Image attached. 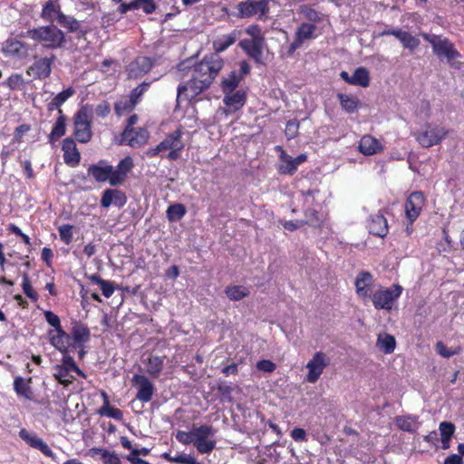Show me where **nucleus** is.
<instances>
[{"instance_id": "obj_1", "label": "nucleus", "mask_w": 464, "mask_h": 464, "mask_svg": "<svg viewBox=\"0 0 464 464\" xmlns=\"http://www.w3.org/2000/svg\"><path fill=\"white\" fill-rule=\"evenodd\" d=\"M192 59H188L178 65L179 72H184L190 77L188 81L178 86V103L182 95L187 101H190L208 89L224 66L223 60L217 53L207 55L193 65H190Z\"/></svg>"}, {"instance_id": "obj_2", "label": "nucleus", "mask_w": 464, "mask_h": 464, "mask_svg": "<svg viewBox=\"0 0 464 464\" xmlns=\"http://www.w3.org/2000/svg\"><path fill=\"white\" fill-rule=\"evenodd\" d=\"M24 36L52 50L62 48L66 43L64 33L53 24L30 29L24 34Z\"/></svg>"}, {"instance_id": "obj_3", "label": "nucleus", "mask_w": 464, "mask_h": 464, "mask_svg": "<svg viewBox=\"0 0 464 464\" xmlns=\"http://www.w3.org/2000/svg\"><path fill=\"white\" fill-rule=\"evenodd\" d=\"M421 36L431 44L432 51L439 59H446V62L453 68H461L462 63L458 61L461 55L448 38L427 33L421 34Z\"/></svg>"}, {"instance_id": "obj_4", "label": "nucleus", "mask_w": 464, "mask_h": 464, "mask_svg": "<svg viewBox=\"0 0 464 464\" xmlns=\"http://www.w3.org/2000/svg\"><path fill=\"white\" fill-rule=\"evenodd\" d=\"M182 135L183 130L181 127L178 128L174 131L169 132L157 146L150 148L145 152L146 156L149 158H153L158 155L162 156L163 153L168 151V160H176L179 159L181 151L185 147V144L182 140Z\"/></svg>"}, {"instance_id": "obj_5", "label": "nucleus", "mask_w": 464, "mask_h": 464, "mask_svg": "<svg viewBox=\"0 0 464 464\" xmlns=\"http://www.w3.org/2000/svg\"><path fill=\"white\" fill-rule=\"evenodd\" d=\"M448 134V130L438 121L426 122L415 134L418 142L424 148L439 144Z\"/></svg>"}, {"instance_id": "obj_6", "label": "nucleus", "mask_w": 464, "mask_h": 464, "mask_svg": "<svg viewBox=\"0 0 464 464\" xmlns=\"http://www.w3.org/2000/svg\"><path fill=\"white\" fill-rule=\"evenodd\" d=\"M137 118H129L128 124L121 135L120 145L131 148H140L146 144L150 138L147 129L134 127Z\"/></svg>"}, {"instance_id": "obj_7", "label": "nucleus", "mask_w": 464, "mask_h": 464, "mask_svg": "<svg viewBox=\"0 0 464 464\" xmlns=\"http://www.w3.org/2000/svg\"><path fill=\"white\" fill-rule=\"evenodd\" d=\"M401 293L402 287L400 285H392L389 288L381 287L374 291L369 300L372 302L374 308L391 311Z\"/></svg>"}, {"instance_id": "obj_8", "label": "nucleus", "mask_w": 464, "mask_h": 464, "mask_svg": "<svg viewBox=\"0 0 464 464\" xmlns=\"http://www.w3.org/2000/svg\"><path fill=\"white\" fill-rule=\"evenodd\" d=\"M72 372L85 377L84 372L76 365L73 358L71 355H64L63 356L62 363L53 366V375L59 383L68 386L75 379Z\"/></svg>"}, {"instance_id": "obj_9", "label": "nucleus", "mask_w": 464, "mask_h": 464, "mask_svg": "<svg viewBox=\"0 0 464 464\" xmlns=\"http://www.w3.org/2000/svg\"><path fill=\"white\" fill-rule=\"evenodd\" d=\"M215 433V429L210 425L192 427L193 444L199 453L208 454L215 449L216 440L211 439Z\"/></svg>"}, {"instance_id": "obj_10", "label": "nucleus", "mask_w": 464, "mask_h": 464, "mask_svg": "<svg viewBox=\"0 0 464 464\" xmlns=\"http://www.w3.org/2000/svg\"><path fill=\"white\" fill-rule=\"evenodd\" d=\"M269 0H248L240 2L237 5L238 17L246 18L257 15V19L265 21L268 17Z\"/></svg>"}, {"instance_id": "obj_11", "label": "nucleus", "mask_w": 464, "mask_h": 464, "mask_svg": "<svg viewBox=\"0 0 464 464\" xmlns=\"http://www.w3.org/2000/svg\"><path fill=\"white\" fill-rule=\"evenodd\" d=\"M330 358L323 352H316L306 364L307 374L305 381L315 383L321 377L324 370L329 365Z\"/></svg>"}, {"instance_id": "obj_12", "label": "nucleus", "mask_w": 464, "mask_h": 464, "mask_svg": "<svg viewBox=\"0 0 464 464\" xmlns=\"http://www.w3.org/2000/svg\"><path fill=\"white\" fill-rule=\"evenodd\" d=\"M276 150L279 151L277 170L283 175H293L297 168L307 160L305 154H300L295 158L288 155L281 146H276Z\"/></svg>"}, {"instance_id": "obj_13", "label": "nucleus", "mask_w": 464, "mask_h": 464, "mask_svg": "<svg viewBox=\"0 0 464 464\" xmlns=\"http://www.w3.org/2000/svg\"><path fill=\"white\" fill-rule=\"evenodd\" d=\"M315 25L309 23H302L295 34V41L289 45L287 55L292 56L302 46L304 42L314 38Z\"/></svg>"}, {"instance_id": "obj_14", "label": "nucleus", "mask_w": 464, "mask_h": 464, "mask_svg": "<svg viewBox=\"0 0 464 464\" xmlns=\"http://www.w3.org/2000/svg\"><path fill=\"white\" fill-rule=\"evenodd\" d=\"M153 67V62L147 56H138L126 67L129 79H138L149 72Z\"/></svg>"}, {"instance_id": "obj_15", "label": "nucleus", "mask_w": 464, "mask_h": 464, "mask_svg": "<svg viewBox=\"0 0 464 464\" xmlns=\"http://www.w3.org/2000/svg\"><path fill=\"white\" fill-rule=\"evenodd\" d=\"M28 45L17 39L9 38L2 46V52L5 57H11L16 60H22L28 56Z\"/></svg>"}, {"instance_id": "obj_16", "label": "nucleus", "mask_w": 464, "mask_h": 464, "mask_svg": "<svg viewBox=\"0 0 464 464\" xmlns=\"http://www.w3.org/2000/svg\"><path fill=\"white\" fill-rule=\"evenodd\" d=\"M55 56L36 58L34 63L27 69L26 72L34 79H45L49 77L52 71V64Z\"/></svg>"}, {"instance_id": "obj_17", "label": "nucleus", "mask_w": 464, "mask_h": 464, "mask_svg": "<svg viewBox=\"0 0 464 464\" xmlns=\"http://www.w3.org/2000/svg\"><path fill=\"white\" fill-rule=\"evenodd\" d=\"M424 206V195L421 191L412 192L405 202L406 218L410 223H413L420 216Z\"/></svg>"}, {"instance_id": "obj_18", "label": "nucleus", "mask_w": 464, "mask_h": 464, "mask_svg": "<svg viewBox=\"0 0 464 464\" xmlns=\"http://www.w3.org/2000/svg\"><path fill=\"white\" fill-rule=\"evenodd\" d=\"M50 343L51 344L63 353V356L69 355L68 353L73 348L72 337L63 329L58 331H49Z\"/></svg>"}, {"instance_id": "obj_19", "label": "nucleus", "mask_w": 464, "mask_h": 464, "mask_svg": "<svg viewBox=\"0 0 464 464\" xmlns=\"http://www.w3.org/2000/svg\"><path fill=\"white\" fill-rule=\"evenodd\" d=\"M133 385L138 389L136 398L142 402H148L152 399L154 386L144 375L134 374L131 380Z\"/></svg>"}, {"instance_id": "obj_20", "label": "nucleus", "mask_w": 464, "mask_h": 464, "mask_svg": "<svg viewBox=\"0 0 464 464\" xmlns=\"http://www.w3.org/2000/svg\"><path fill=\"white\" fill-rule=\"evenodd\" d=\"M19 437L24 440L30 447L40 450L44 455L50 457L52 459L54 458V454L53 450L49 448V446L35 433L30 432L25 429H22L19 431Z\"/></svg>"}, {"instance_id": "obj_21", "label": "nucleus", "mask_w": 464, "mask_h": 464, "mask_svg": "<svg viewBox=\"0 0 464 464\" xmlns=\"http://www.w3.org/2000/svg\"><path fill=\"white\" fill-rule=\"evenodd\" d=\"M372 284L373 277L370 272L362 271L356 276V293L363 301H368L371 297V294L373 293L371 289Z\"/></svg>"}, {"instance_id": "obj_22", "label": "nucleus", "mask_w": 464, "mask_h": 464, "mask_svg": "<svg viewBox=\"0 0 464 464\" xmlns=\"http://www.w3.org/2000/svg\"><path fill=\"white\" fill-rule=\"evenodd\" d=\"M126 202L127 198L125 194L118 189H105L101 198V206L105 208H108L111 205L121 208Z\"/></svg>"}, {"instance_id": "obj_23", "label": "nucleus", "mask_w": 464, "mask_h": 464, "mask_svg": "<svg viewBox=\"0 0 464 464\" xmlns=\"http://www.w3.org/2000/svg\"><path fill=\"white\" fill-rule=\"evenodd\" d=\"M264 44L265 41H249L247 39H244L239 42V46L256 63H262Z\"/></svg>"}, {"instance_id": "obj_24", "label": "nucleus", "mask_w": 464, "mask_h": 464, "mask_svg": "<svg viewBox=\"0 0 464 464\" xmlns=\"http://www.w3.org/2000/svg\"><path fill=\"white\" fill-rule=\"evenodd\" d=\"M70 335L72 337L73 348H82L83 344L90 340L91 332L85 324L75 322L72 324Z\"/></svg>"}, {"instance_id": "obj_25", "label": "nucleus", "mask_w": 464, "mask_h": 464, "mask_svg": "<svg viewBox=\"0 0 464 464\" xmlns=\"http://www.w3.org/2000/svg\"><path fill=\"white\" fill-rule=\"evenodd\" d=\"M62 150L63 151L64 162L67 165L71 167H76L79 165L81 155L72 139H65L63 142Z\"/></svg>"}, {"instance_id": "obj_26", "label": "nucleus", "mask_w": 464, "mask_h": 464, "mask_svg": "<svg viewBox=\"0 0 464 464\" xmlns=\"http://www.w3.org/2000/svg\"><path fill=\"white\" fill-rule=\"evenodd\" d=\"M246 101V93L242 90H238L235 92H226L224 102L227 106L225 111L227 113L236 112L240 109Z\"/></svg>"}, {"instance_id": "obj_27", "label": "nucleus", "mask_w": 464, "mask_h": 464, "mask_svg": "<svg viewBox=\"0 0 464 464\" xmlns=\"http://www.w3.org/2000/svg\"><path fill=\"white\" fill-rule=\"evenodd\" d=\"M74 136L79 142L86 143L92 138L91 122L88 118H75Z\"/></svg>"}, {"instance_id": "obj_28", "label": "nucleus", "mask_w": 464, "mask_h": 464, "mask_svg": "<svg viewBox=\"0 0 464 464\" xmlns=\"http://www.w3.org/2000/svg\"><path fill=\"white\" fill-rule=\"evenodd\" d=\"M369 232L374 236L383 237L388 233V224L386 218L381 214L371 216L368 223Z\"/></svg>"}, {"instance_id": "obj_29", "label": "nucleus", "mask_w": 464, "mask_h": 464, "mask_svg": "<svg viewBox=\"0 0 464 464\" xmlns=\"http://www.w3.org/2000/svg\"><path fill=\"white\" fill-rule=\"evenodd\" d=\"M111 166L100 161L97 164H92L88 168V175L92 176L98 182H105L110 179Z\"/></svg>"}, {"instance_id": "obj_30", "label": "nucleus", "mask_w": 464, "mask_h": 464, "mask_svg": "<svg viewBox=\"0 0 464 464\" xmlns=\"http://www.w3.org/2000/svg\"><path fill=\"white\" fill-rule=\"evenodd\" d=\"M381 149L379 140L370 135H364L360 140L359 150L364 155H373Z\"/></svg>"}, {"instance_id": "obj_31", "label": "nucleus", "mask_w": 464, "mask_h": 464, "mask_svg": "<svg viewBox=\"0 0 464 464\" xmlns=\"http://www.w3.org/2000/svg\"><path fill=\"white\" fill-rule=\"evenodd\" d=\"M240 30H233L227 34H224L214 42V46L217 52H223L231 46L241 36Z\"/></svg>"}, {"instance_id": "obj_32", "label": "nucleus", "mask_w": 464, "mask_h": 464, "mask_svg": "<svg viewBox=\"0 0 464 464\" xmlns=\"http://www.w3.org/2000/svg\"><path fill=\"white\" fill-rule=\"evenodd\" d=\"M75 93L73 88L69 87L68 89L59 92L49 103L48 110L53 111V110H58L59 113L62 114L63 111L61 110V106L71 96Z\"/></svg>"}, {"instance_id": "obj_33", "label": "nucleus", "mask_w": 464, "mask_h": 464, "mask_svg": "<svg viewBox=\"0 0 464 464\" xmlns=\"http://www.w3.org/2000/svg\"><path fill=\"white\" fill-rule=\"evenodd\" d=\"M31 378L25 380L21 376L14 378V389L17 395L24 397V399H32V390L30 387Z\"/></svg>"}, {"instance_id": "obj_34", "label": "nucleus", "mask_w": 464, "mask_h": 464, "mask_svg": "<svg viewBox=\"0 0 464 464\" xmlns=\"http://www.w3.org/2000/svg\"><path fill=\"white\" fill-rule=\"evenodd\" d=\"M395 423L399 429L408 432H414L418 427V418L415 416H397Z\"/></svg>"}, {"instance_id": "obj_35", "label": "nucleus", "mask_w": 464, "mask_h": 464, "mask_svg": "<svg viewBox=\"0 0 464 464\" xmlns=\"http://www.w3.org/2000/svg\"><path fill=\"white\" fill-rule=\"evenodd\" d=\"M110 112V105L107 102H100L93 111L88 105L83 106L74 116H88V114L95 113L97 116H105Z\"/></svg>"}, {"instance_id": "obj_36", "label": "nucleus", "mask_w": 464, "mask_h": 464, "mask_svg": "<svg viewBox=\"0 0 464 464\" xmlns=\"http://www.w3.org/2000/svg\"><path fill=\"white\" fill-rule=\"evenodd\" d=\"M164 359L160 356H150L148 358L146 372L153 378H158L162 371Z\"/></svg>"}, {"instance_id": "obj_37", "label": "nucleus", "mask_w": 464, "mask_h": 464, "mask_svg": "<svg viewBox=\"0 0 464 464\" xmlns=\"http://www.w3.org/2000/svg\"><path fill=\"white\" fill-rule=\"evenodd\" d=\"M351 84L368 87L370 84V73L365 67L357 68L352 75Z\"/></svg>"}, {"instance_id": "obj_38", "label": "nucleus", "mask_w": 464, "mask_h": 464, "mask_svg": "<svg viewBox=\"0 0 464 464\" xmlns=\"http://www.w3.org/2000/svg\"><path fill=\"white\" fill-rule=\"evenodd\" d=\"M60 11V5L56 1L49 0L43 7L41 17L47 21H53L54 16L58 20Z\"/></svg>"}, {"instance_id": "obj_39", "label": "nucleus", "mask_w": 464, "mask_h": 464, "mask_svg": "<svg viewBox=\"0 0 464 464\" xmlns=\"http://www.w3.org/2000/svg\"><path fill=\"white\" fill-rule=\"evenodd\" d=\"M395 338L388 334H379L377 339V346L384 353H391L395 349Z\"/></svg>"}, {"instance_id": "obj_40", "label": "nucleus", "mask_w": 464, "mask_h": 464, "mask_svg": "<svg viewBox=\"0 0 464 464\" xmlns=\"http://www.w3.org/2000/svg\"><path fill=\"white\" fill-rule=\"evenodd\" d=\"M105 398V401L103 406H102L99 410V414L101 416H106L109 418H112L117 420H121L123 417L122 411L117 408H112L110 406V401L105 393H103Z\"/></svg>"}, {"instance_id": "obj_41", "label": "nucleus", "mask_w": 464, "mask_h": 464, "mask_svg": "<svg viewBox=\"0 0 464 464\" xmlns=\"http://www.w3.org/2000/svg\"><path fill=\"white\" fill-rule=\"evenodd\" d=\"M186 208L183 204L176 203L169 206L166 214L170 222L180 220L186 215Z\"/></svg>"}, {"instance_id": "obj_42", "label": "nucleus", "mask_w": 464, "mask_h": 464, "mask_svg": "<svg viewBox=\"0 0 464 464\" xmlns=\"http://www.w3.org/2000/svg\"><path fill=\"white\" fill-rule=\"evenodd\" d=\"M240 82L241 76H239L238 73H237V72L235 71L231 72L227 78H224L223 81L221 82V87L223 92L225 93L234 92Z\"/></svg>"}, {"instance_id": "obj_43", "label": "nucleus", "mask_w": 464, "mask_h": 464, "mask_svg": "<svg viewBox=\"0 0 464 464\" xmlns=\"http://www.w3.org/2000/svg\"><path fill=\"white\" fill-rule=\"evenodd\" d=\"M137 103L130 97H122L115 102V111L121 116L124 113H130Z\"/></svg>"}, {"instance_id": "obj_44", "label": "nucleus", "mask_w": 464, "mask_h": 464, "mask_svg": "<svg viewBox=\"0 0 464 464\" xmlns=\"http://www.w3.org/2000/svg\"><path fill=\"white\" fill-rule=\"evenodd\" d=\"M57 22L69 32L80 31L81 24L74 17L59 13Z\"/></svg>"}, {"instance_id": "obj_45", "label": "nucleus", "mask_w": 464, "mask_h": 464, "mask_svg": "<svg viewBox=\"0 0 464 464\" xmlns=\"http://www.w3.org/2000/svg\"><path fill=\"white\" fill-rule=\"evenodd\" d=\"M225 293L232 301H239L249 295V291L242 285L227 286Z\"/></svg>"}, {"instance_id": "obj_46", "label": "nucleus", "mask_w": 464, "mask_h": 464, "mask_svg": "<svg viewBox=\"0 0 464 464\" xmlns=\"http://www.w3.org/2000/svg\"><path fill=\"white\" fill-rule=\"evenodd\" d=\"M94 450L101 455L103 464H121L119 456L115 452L104 449H95Z\"/></svg>"}, {"instance_id": "obj_47", "label": "nucleus", "mask_w": 464, "mask_h": 464, "mask_svg": "<svg viewBox=\"0 0 464 464\" xmlns=\"http://www.w3.org/2000/svg\"><path fill=\"white\" fill-rule=\"evenodd\" d=\"M399 41L401 43L404 48L410 49L411 51L415 50L420 45V40L407 31H404Z\"/></svg>"}, {"instance_id": "obj_48", "label": "nucleus", "mask_w": 464, "mask_h": 464, "mask_svg": "<svg viewBox=\"0 0 464 464\" xmlns=\"http://www.w3.org/2000/svg\"><path fill=\"white\" fill-rule=\"evenodd\" d=\"M64 118H58V121H56L55 125L53 126L50 135L49 140L50 142H54L58 140L65 133V124H64Z\"/></svg>"}, {"instance_id": "obj_49", "label": "nucleus", "mask_w": 464, "mask_h": 464, "mask_svg": "<svg viewBox=\"0 0 464 464\" xmlns=\"http://www.w3.org/2000/svg\"><path fill=\"white\" fill-rule=\"evenodd\" d=\"M22 286H23L24 293L25 294V295L28 298H30L33 301H37L38 295L32 287L30 280H29V276L27 273H24V275H23Z\"/></svg>"}, {"instance_id": "obj_50", "label": "nucleus", "mask_w": 464, "mask_h": 464, "mask_svg": "<svg viewBox=\"0 0 464 464\" xmlns=\"http://www.w3.org/2000/svg\"><path fill=\"white\" fill-rule=\"evenodd\" d=\"M72 225L64 224L58 227L61 240L69 245L72 241Z\"/></svg>"}, {"instance_id": "obj_51", "label": "nucleus", "mask_w": 464, "mask_h": 464, "mask_svg": "<svg viewBox=\"0 0 464 464\" xmlns=\"http://www.w3.org/2000/svg\"><path fill=\"white\" fill-rule=\"evenodd\" d=\"M161 457L170 462L179 463V464H187L192 462V457L186 454H179L175 457H172L170 453L164 452Z\"/></svg>"}, {"instance_id": "obj_52", "label": "nucleus", "mask_w": 464, "mask_h": 464, "mask_svg": "<svg viewBox=\"0 0 464 464\" xmlns=\"http://www.w3.org/2000/svg\"><path fill=\"white\" fill-rule=\"evenodd\" d=\"M339 98L341 104L346 112L353 113L357 106V101L345 94H340Z\"/></svg>"}, {"instance_id": "obj_53", "label": "nucleus", "mask_w": 464, "mask_h": 464, "mask_svg": "<svg viewBox=\"0 0 464 464\" xmlns=\"http://www.w3.org/2000/svg\"><path fill=\"white\" fill-rule=\"evenodd\" d=\"M7 85L12 90H22L24 81L20 74H12L6 81Z\"/></svg>"}, {"instance_id": "obj_54", "label": "nucleus", "mask_w": 464, "mask_h": 464, "mask_svg": "<svg viewBox=\"0 0 464 464\" xmlns=\"http://www.w3.org/2000/svg\"><path fill=\"white\" fill-rule=\"evenodd\" d=\"M133 167V160L130 157H126L122 159L117 167L115 168L118 171H121L123 176L127 177L128 173L131 170Z\"/></svg>"}, {"instance_id": "obj_55", "label": "nucleus", "mask_w": 464, "mask_h": 464, "mask_svg": "<svg viewBox=\"0 0 464 464\" xmlns=\"http://www.w3.org/2000/svg\"><path fill=\"white\" fill-rule=\"evenodd\" d=\"M126 179V177L123 176V174L121 171H118L116 169H114L111 166V171L110 174V179H108V182L111 186H118L124 182Z\"/></svg>"}, {"instance_id": "obj_56", "label": "nucleus", "mask_w": 464, "mask_h": 464, "mask_svg": "<svg viewBox=\"0 0 464 464\" xmlns=\"http://www.w3.org/2000/svg\"><path fill=\"white\" fill-rule=\"evenodd\" d=\"M246 33L251 36L249 41H265L261 34V28L257 24H251L246 29Z\"/></svg>"}, {"instance_id": "obj_57", "label": "nucleus", "mask_w": 464, "mask_h": 464, "mask_svg": "<svg viewBox=\"0 0 464 464\" xmlns=\"http://www.w3.org/2000/svg\"><path fill=\"white\" fill-rule=\"evenodd\" d=\"M44 318L50 325L54 327V330H53V333L58 331V329H62L59 316L54 314L53 312L46 311L44 313Z\"/></svg>"}, {"instance_id": "obj_58", "label": "nucleus", "mask_w": 464, "mask_h": 464, "mask_svg": "<svg viewBox=\"0 0 464 464\" xmlns=\"http://www.w3.org/2000/svg\"><path fill=\"white\" fill-rule=\"evenodd\" d=\"M298 128L299 123L295 118L287 121L285 126V135L288 137V139H293L296 136Z\"/></svg>"}, {"instance_id": "obj_59", "label": "nucleus", "mask_w": 464, "mask_h": 464, "mask_svg": "<svg viewBox=\"0 0 464 464\" xmlns=\"http://www.w3.org/2000/svg\"><path fill=\"white\" fill-rule=\"evenodd\" d=\"M440 431L441 438L450 439L455 431V426L447 421H443L440 424Z\"/></svg>"}, {"instance_id": "obj_60", "label": "nucleus", "mask_w": 464, "mask_h": 464, "mask_svg": "<svg viewBox=\"0 0 464 464\" xmlns=\"http://www.w3.org/2000/svg\"><path fill=\"white\" fill-rule=\"evenodd\" d=\"M176 439L179 442L184 445L193 443L192 430L190 431L179 430L176 433Z\"/></svg>"}, {"instance_id": "obj_61", "label": "nucleus", "mask_w": 464, "mask_h": 464, "mask_svg": "<svg viewBox=\"0 0 464 464\" xmlns=\"http://www.w3.org/2000/svg\"><path fill=\"white\" fill-rule=\"evenodd\" d=\"M436 351L437 353L441 355L442 357L444 358H450L451 356H453L454 354H457L458 353V351L457 350H451V349H449L446 345H444L443 343L441 342H439L437 343L436 344Z\"/></svg>"}, {"instance_id": "obj_62", "label": "nucleus", "mask_w": 464, "mask_h": 464, "mask_svg": "<svg viewBox=\"0 0 464 464\" xmlns=\"http://www.w3.org/2000/svg\"><path fill=\"white\" fill-rule=\"evenodd\" d=\"M99 286L101 287L102 295L106 298L111 297L113 295L114 290H115L114 284L112 282L107 281V280H103L102 283L101 285H99Z\"/></svg>"}, {"instance_id": "obj_63", "label": "nucleus", "mask_w": 464, "mask_h": 464, "mask_svg": "<svg viewBox=\"0 0 464 464\" xmlns=\"http://www.w3.org/2000/svg\"><path fill=\"white\" fill-rule=\"evenodd\" d=\"M256 368L265 372H272L276 369V364L269 360H261L257 362Z\"/></svg>"}, {"instance_id": "obj_64", "label": "nucleus", "mask_w": 464, "mask_h": 464, "mask_svg": "<svg viewBox=\"0 0 464 464\" xmlns=\"http://www.w3.org/2000/svg\"><path fill=\"white\" fill-rule=\"evenodd\" d=\"M304 16L313 23H319L322 21V15L319 12L313 8H306L304 11Z\"/></svg>"}]
</instances>
